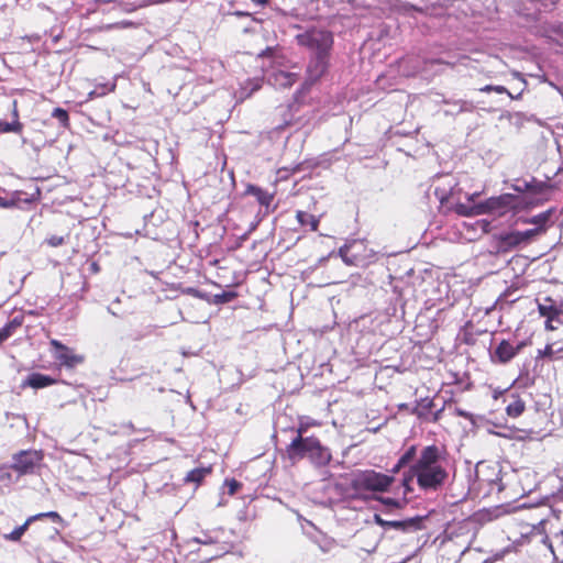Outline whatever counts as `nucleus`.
<instances>
[{
	"mask_svg": "<svg viewBox=\"0 0 563 563\" xmlns=\"http://www.w3.org/2000/svg\"><path fill=\"white\" fill-rule=\"evenodd\" d=\"M523 187L515 185L517 191L522 192V196H514L510 194L501 195L499 197H490L485 201L475 203L479 191L465 192L467 201L473 205H465L456 202L453 210L461 217H475L481 214H492L501 217L510 210H517L526 207H534L548 201L552 192V187L545 183H537L532 178L531 183L523 181Z\"/></svg>",
	"mask_w": 563,
	"mask_h": 563,
	"instance_id": "1",
	"label": "nucleus"
},
{
	"mask_svg": "<svg viewBox=\"0 0 563 563\" xmlns=\"http://www.w3.org/2000/svg\"><path fill=\"white\" fill-rule=\"evenodd\" d=\"M412 465L417 484L423 490L437 492L449 479L445 448L435 444L424 446Z\"/></svg>",
	"mask_w": 563,
	"mask_h": 563,
	"instance_id": "2",
	"label": "nucleus"
},
{
	"mask_svg": "<svg viewBox=\"0 0 563 563\" xmlns=\"http://www.w3.org/2000/svg\"><path fill=\"white\" fill-rule=\"evenodd\" d=\"M285 453L292 464L307 457L313 466L324 467L332 461L331 450L314 435L294 438Z\"/></svg>",
	"mask_w": 563,
	"mask_h": 563,
	"instance_id": "3",
	"label": "nucleus"
},
{
	"mask_svg": "<svg viewBox=\"0 0 563 563\" xmlns=\"http://www.w3.org/2000/svg\"><path fill=\"white\" fill-rule=\"evenodd\" d=\"M394 482L393 475L364 470L352 475L350 486L356 493H386Z\"/></svg>",
	"mask_w": 563,
	"mask_h": 563,
	"instance_id": "4",
	"label": "nucleus"
},
{
	"mask_svg": "<svg viewBox=\"0 0 563 563\" xmlns=\"http://www.w3.org/2000/svg\"><path fill=\"white\" fill-rule=\"evenodd\" d=\"M296 41L300 46L312 51L314 55L330 54L333 45V35L327 30L313 27L297 34Z\"/></svg>",
	"mask_w": 563,
	"mask_h": 563,
	"instance_id": "5",
	"label": "nucleus"
},
{
	"mask_svg": "<svg viewBox=\"0 0 563 563\" xmlns=\"http://www.w3.org/2000/svg\"><path fill=\"white\" fill-rule=\"evenodd\" d=\"M276 194L277 189L275 184H273L269 188H263L258 185L249 184L243 192V196L252 197L257 202V214L267 216L269 212L275 210V208H272V205Z\"/></svg>",
	"mask_w": 563,
	"mask_h": 563,
	"instance_id": "6",
	"label": "nucleus"
},
{
	"mask_svg": "<svg viewBox=\"0 0 563 563\" xmlns=\"http://www.w3.org/2000/svg\"><path fill=\"white\" fill-rule=\"evenodd\" d=\"M538 312L545 318L544 329L547 331H555L563 325V310L555 305L552 297H545L544 302L537 301Z\"/></svg>",
	"mask_w": 563,
	"mask_h": 563,
	"instance_id": "7",
	"label": "nucleus"
},
{
	"mask_svg": "<svg viewBox=\"0 0 563 563\" xmlns=\"http://www.w3.org/2000/svg\"><path fill=\"white\" fill-rule=\"evenodd\" d=\"M43 455L37 451H21L13 456L10 466L19 476L32 474L42 461Z\"/></svg>",
	"mask_w": 563,
	"mask_h": 563,
	"instance_id": "8",
	"label": "nucleus"
},
{
	"mask_svg": "<svg viewBox=\"0 0 563 563\" xmlns=\"http://www.w3.org/2000/svg\"><path fill=\"white\" fill-rule=\"evenodd\" d=\"M49 345L55 350L54 358L58 361L60 366L73 368L85 361L82 355L76 354L73 349L56 339H51Z\"/></svg>",
	"mask_w": 563,
	"mask_h": 563,
	"instance_id": "9",
	"label": "nucleus"
},
{
	"mask_svg": "<svg viewBox=\"0 0 563 563\" xmlns=\"http://www.w3.org/2000/svg\"><path fill=\"white\" fill-rule=\"evenodd\" d=\"M526 346L525 342L514 345L508 340H501L490 354L493 363L507 364Z\"/></svg>",
	"mask_w": 563,
	"mask_h": 563,
	"instance_id": "10",
	"label": "nucleus"
},
{
	"mask_svg": "<svg viewBox=\"0 0 563 563\" xmlns=\"http://www.w3.org/2000/svg\"><path fill=\"white\" fill-rule=\"evenodd\" d=\"M330 54L314 55L307 67V80L311 84L318 81L328 70Z\"/></svg>",
	"mask_w": 563,
	"mask_h": 563,
	"instance_id": "11",
	"label": "nucleus"
},
{
	"mask_svg": "<svg viewBox=\"0 0 563 563\" xmlns=\"http://www.w3.org/2000/svg\"><path fill=\"white\" fill-rule=\"evenodd\" d=\"M494 239L495 250L497 253H508L517 246L522 245L519 231L500 233L495 235Z\"/></svg>",
	"mask_w": 563,
	"mask_h": 563,
	"instance_id": "12",
	"label": "nucleus"
},
{
	"mask_svg": "<svg viewBox=\"0 0 563 563\" xmlns=\"http://www.w3.org/2000/svg\"><path fill=\"white\" fill-rule=\"evenodd\" d=\"M375 521L377 525H379L383 528H394L397 530H401L404 532L409 531V530H419V529H421V526H422L421 517L410 518V519L401 520V521H398V520L387 521V520H384L378 515H375Z\"/></svg>",
	"mask_w": 563,
	"mask_h": 563,
	"instance_id": "13",
	"label": "nucleus"
},
{
	"mask_svg": "<svg viewBox=\"0 0 563 563\" xmlns=\"http://www.w3.org/2000/svg\"><path fill=\"white\" fill-rule=\"evenodd\" d=\"M12 121L11 122H2L0 121V133H16L21 134L23 131V123L20 122L18 101H12Z\"/></svg>",
	"mask_w": 563,
	"mask_h": 563,
	"instance_id": "14",
	"label": "nucleus"
},
{
	"mask_svg": "<svg viewBox=\"0 0 563 563\" xmlns=\"http://www.w3.org/2000/svg\"><path fill=\"white\" fill-rule=\"evenodd\" d=\"M299 76L295 73L276 70L269 76V81L278 88H290Z\"/></svg>",
	"mask_w": 563,
	"mask_h": 563,
	"instance_id": "15",
	"label": "nucleus"
},
{
	"mask_svg": "<svg viewBox=\"0 0 563 563\" xmlns=\"http://www.w3.org/2000/svg\"><path fill=\"white\" fill-rule=\"evenodd\" d=\"M57 383V379L52 378L48 375H44L41 373H32L30 374L26 379L23 382L22 386H29L34 389H41L45 388L52 385H55Z\"/></svg>",
	"mask_w": 563,
	"mask_h": 563,
	"instance_id": "16",
	"label": "nucleus"
},
{
	"mask_svg": "<svg viewBox=\"0 0 563 563\" xmlns=\"http://www.w3.org/2000/svg\"><path fill=\"white\" fill-rule=\"evenodd\" d=\"M296 219L301 227H309L310 230L313 232H316L319 228V218L306 211L298 210L296 212Z\"/></svg>",
	"mask_w": 563,
	"mask_h": 563,
	"instance_id": "17",
	"label": "nucleus"
},
{
	"mask_svg": "<svg viewBox=\"0 0 563 563\" xmlns=\"http://www.w3.org/2000/svg\"><path fill=\"white\" fill-rule=\"evenodd\" d=\"M23 319L15 317L0 329V345L7 341L22 325Z\"/></svg>",
	"mask_w": 563,
	"mask_h": 563,
	"instance_id": "18",
	"label": "nucleus"
},
{
	"mask_svg": "<svg viewBox=\"0 0 563 563\" xmlns=\"http://www.w3.org/2000/svg\"><path fill=\"white\" fill-rule=\"evenodd\" d=\"M511 397L512 401L507 405L506 412L511 418H518L523 413L526 404L518 395H512Z\"/></svg>",
	"mask_w": 563,
	"mask_h": 563,
	"instance_id": "19",
	"label": "nucleus"
},
{
	"mask_svg": "<svg viewBox=\"0 0 563 563\" xmlns=\"http://www.w3.org/2000/svg\"><path fill=\"white\" fill-rule=\"evenodd\" d=\"M211 473V467H199L189 471L185 477L186 483L201 484L205 477Z\"/></svg>",
	"mask_w": 563,
	"mask_h": 563,
	"instance_id": "20",
	"label": "nucleus"
},
{
	"mask_svg": "<svg viewBox=\"0 0 563 563\" xmlns=\"http://www.w3.org/2000/svg\"><path fill=\"white\" fill-rule=\"evenodd\" d=\"M32 522L31 517H29L23 525L16 527L10 533L4 534L3 538L8 541L19 542Z\"/></svg>",
	"mask_w": 563,
	"mask_h": 563,
	"instance_id": "21",
	"label": "nucleus"
},
{
	"mask_svg": "<svg viewBox=\"0 0 563 563\" xmlns=\"http://www.w3.org/2000/svg\"><path fill=\"white\" fill-rule=\"evenodd\" d=\"M433 406H434V402L432 399L424 398L412 410V413H415L420 419L421 418L426 419L428 417L429 412L432 410Z\"/></svg>",
	"mask_w": 563,
	"mask_h": 563,
	"instance_id": "22",
	"label": "nucleus"
},
{
	"mask_svg": "<svg viewBox=\"0 0 563 563\" xmlns=\"http://www.w3.org/2000/svg\"><path fill=\"white\" fill-rule=\"evenodd\" d=\"M552 210H547L544 212H541L532 218L523 220L525 223H531L536 224L537 228H543L545 230V224L550 220Z\"/></svg>",
	"mask_w": 563,
	"mask_h": 563,
	"instance_id": "23",
	"label": "nucleus"
},
{
	"mask_svg": "<svg viewBox=\"0 0 563 563\" xmlns=\"http://www.w3.org/2000/svg\"><path fill=\"white\" fill-rule=\"evenodd\" d=\"M238 296L239 294L236 291L228 290L221 294H216L210 302L213 305H223L234 300Z\"/></svg>",
	"mask_w": 563,
	"mask_h": 563,
	"instance_id": "24",
	"label": "nucleus"
},
{
	"mask_svg": "<svg viewBox=\"0 0 563 563\" xmlns=\"http://www.w3.org/2000/svg\"><path fill=\"white\" fill-rule=\"evenodd\" d=\"M320 422L310 418H301L296 429V437H303V434L312 427H320Z\"/></svg>",
	"mask_w": 563,
	"mask_h": 563,
	"instance_id": "25",
	"label": "nucleus"
},
{
	"mask_svg": "<svg viewBox=\"0 0 563 563\" xmlns=\"http://www.w3.org/2000/svg\"><path fill=\"white\" fill-rule=\"evenodd\" d=\"M52 117L57 119L63 128L68 129L70 126L69 114L65 109L55 108L52 112Z\"/></svg>",
	"mask_w": 563,
	"mask_h": 563,
	"instance_id": "26",
	"label": "nucleus"
},
{
	"mask_svg": "<svg viewBox=\"0 0 563 563\" xmlns=\"http://www.w3.org/2000/svg\"><path fill=\"white\" fill-rule=\"evenodd\" d=\"M31 517V520L33 522L37 521V520H42L44 518H48L51 519L53 522H57V523H64V519L62 518V516L56 512V511H47V512H40V514H36V515H33V516H30Z\"/></svg>",
	"mask_w": 563,
	"mask_h": 563,
	"instance_id": "27",
	"label": "nucleus"
},
{
	"mask_svg": "<svg viewBox=\"0 0 563 563\" xmlns=\"http://www.w3.org/2000/svg\"><path fill=\"white\" fill-rule=\"evenodd\" d=\"M18 195H19L18 198L20 200L25 201V202H32V201L40 199L41 190L36 185H34V186H32V191L30 194L23 192V191H18Z\"/></svg>",
	"mask_w": 563,
	"mask_h": 563,
	"instance_id": "28",
	"label": "nucleus"
},
{
	"mask_svg": "<svg viewBox=\"0 0 563 563\" xmlns=\"http://www.w3.org/2000/svg\"><path fill=\"white\" fill-rule=\"evenodd\" d=\"M544 232V229L543 228H534V229H530V230H526V231H519V235H520V239H521V242L522 244H528L531 242V240L543 233Z\"/></svg>",
	"mask_w": 563,
	"mask_h": 563,
	"instance_id": "29",
	"label": "nucleus"
},
{
	"mask_svg": "<svg viewBox=\"0 0 563 563\" xmlns=\"http://www.w3.org/2000/svg\"><path fill=\"white\" fill-rule=\"evenodd\" d=\"M417 456V446L410 445L405 453L399 457L400 465H408L411 463Z\"/></svg>",
	"mask_w": 563,
	"mask_h": 563,
	"instance_id": "30",
	"label": "nucleus"
},
{
	"mask_svg": "<svg viewBox=\"0 0 563 563\" xmlns=\"http://www.w3.org/2000/svg\"><path fill=\"white\" fill-rule=\"evenodd\" d=\"M413 478H416V474H413V465H411L410 468L408 470V472H406L404 474V478L401 482V485L405 487L406 492L412 490L411 483H412Z\"/></svg>",
	"mask_w": 563,
	"mask_h": 563,
	"instance_id": "31",
	"label": "nucleus"
},
{
	"mask_svg": "<svg viewBox=\"0 0 563 563\" xmlns=\"http://www.w3.org/2000/svg\"><path fill=\"white\" fill-rule=\"evenodd\" d=\"M555 351L553 349V344L549 343L544 346L543 350L538 351V358H548L549 361L554 360Z\"/></svg>",
	"mask_w": 563,
	"mask_h": 563,
	"instance_id": "32",
	"label": "nucleus"
},
{
	"mask_svg": "<svg viewBox=\"0 0 563 563\" xmlns=\"http://www.w3.org/2000/svg\"><path fill=\"white\" fill-rule=\"evenodd\" d=\"M224 484L228 487V494L230 496H233L242 488V484L235 478L225 479Z\"/></svg>",
	"mask_w": 563,
	"mask_h": 563,
	"instance_id": "33",
	"label": "nucleus"
},
{
	"mask_svg": "<svg viewBox=\"0 0 563 563\" xmlns=\"http://www.w3.org/2000/svg\"><path fill=\"white\" fill-rule=\"evenodd\" d=\"M45 243L51 247H58L66 243V238L60 235H51L45 240Z\"/></svg>",
	"mask_w": 563,
	"mask_h": 563,
	"instance_id": "34",
	"label": "nucleus"
},
{
	"mask_svg": "<svg viewBox=\"0 0 563 563\" xmlns=\"http://www.w3.org/2000/svg\"><path fill=\"white\" fill-rule=\"evenodd\" d=\"M481 91H484V92L494 91V92H497V93H507L510 98H514V96L504 86L487 85V86L481 88Z\"/></svg>",
	"mask_w": 563,
	"mask_h": 563,
	"instance_id": "35",
	"label": "nucleus"
},
{
	"mask_svg": "<svg viewBox=\"0 0 563 563\" xmlns=\"http://www.w3.org/2000/svg\"><path fill=\"white\" fill-rule=\"evenodd\" d=\"M277 53L276 47H266L264 51H262L257 57L258 58H275Z\"/></svg>",
	"mask_w": 563,
	"mask_h": 563,
	"instance_id": "36",
	"label": "nucleus"
},
{
	"mask_svg": "<svg viewBox=\"0 0 563 563\" xmlns=\"http://www.w3.org/2000/svg\"><path fill=\"white\" fill-rule=\"evenodd\" d=\"M456 186H457V185H455L454 187H452V188L450 189V191H449L446 195H443V196L441 197V200L455 199V196L462 191V188L456 189Z\"/></svg>",
	"mask_w": 563,
	"mask_h": 563,
	"instance_id": "37",
	"label": "nucleus"
},
{
	"mask_svg": "<svg viewBox=\"0 0 563 563\" xmlns=\"http://www.w3.org/2000/svg\"><path fill=\"white\" fill-rule=\"evenodd\" d=\"M477 225L481 227L485 233H488L490 230V222L486 219L478 220Z\"/></svg>",
	"mask_w": 563,
	"mask_h": 563,
	"instance_id": "38",
	"label": "nucleus"
},
{
	"mask_svg": "<svg viewBox=\"0 0 563 563\" xmlns=\"http://www.w3.org/2000/svg\"><path fill=\"white\" fill-rule=\"evenodd\" d=\"M347 251H349V249H341V250H340V254H341V256L343 257V261H344L345 263H347V264L352 265V264H354V263L347 258Z\"/></svg>",
	"mask_w": 563,
	"mask_h": 563,
	"instance_id": "39",
	"label": "nucleus"
},
{
	"mask_svg": "<svg viewBox=\"0 0 563 563\" xmlns=\"http://www.w3.org/2000/svg\"><path fill=\"white\" fill-rule=\"evenodd\" d=\"M405 467V465H400V461L398 460V462L394 465V467L390 470V475H395L397 473H399V471Z\"/></svg>",
	"mask_w": 563,
	"mask_h": 563,
	"instance_id": "40",
	"label": "nucleus"
},
{
	"mask_svg": "<svg viewBox=\"0 0 563 563\" xmlns=\"http://www.w3.org/2000/svg\"><path fill=\"white\" fill-rule=\"evenodd\" d=\"M442 411H443V408H442V409L437 410V411L433 413V416H432V421H433V422H438V421L440 420Z\"/></svg>",
	"mask_w": 563,
	"mask_h": 563,
	"instance_id": "41",
	"label": "nucleus"
},
{
	"mask_svg": "<svg viewBox=\"0 0 563 563\" xmlns=\"http://www.w3.org/2000/svg\"><path fill=\"white\" fill-rule=\"evenodd\" d=\"M382 501L385 504V505H388V506H396L397 505V501L393 498H385V499H382Z\"/></svg>",
	"mask_w": 563,
	"mask_h": 563,
	"instance_id": "42",
	"label": "nucleus"
},
{
	"mask_svg": "<svg viewBox=\"0 0 563 563\" xmlns=\"http://www.w3.org/2000/svg\"><path fill=\"white\" fill-rule=\"evenodd\" d=\"M11 206H12V203H11V202H9V201H7L5 199H3V198H1V197H0V207H2V208H8V207H11Z\"/></svg>",
	"mask_w": 563,
	"mask_h": 563,
	"instance_id": "43",
	"label": "nucleus"
},
{
	"mask_svg": "<svg viewBox=\"0 0 563 563\" xmlns=\"http://www.w3.org/2000/svg\"><path fill=\"white\" fill-rule=\"evenodd\" d=\"M255 3L264 5L267 4L269 0H253Z\"/></svg>",
	"mask_w": 563,
	"mask_h": 563,
	"instance_id": "44",
	"label": "nucleus"
},
{
	"mask_svg": "<svg viewBox=\"0 0 563 563\" xmlns=\"http://www.w3.org/2000/svg\"><path fill=\"white\" fill-rule=\"evenodd\" d=\"M500 393L495 391L494 398L497 399Z\"/></svg>",
	"mask_w": 563,
	"mask_h": 563,
	"instance_id": "45",
	"label": "nucleus"
},
{
	"mask_svg": "<svg viewBox=\"0 0 563 563\" xmlns=\"http://www.w3.org/2000/svg\"><path fill=\"white\" fill-rule=\"evenodd\" d=\"M550 4H555L556 3V0H549Z\"/></svg>",
	"mask_w": 563,
	"mask_h": 563,
	"instance_id": "46",
	"label": "nucleus"
}]
</instances>
